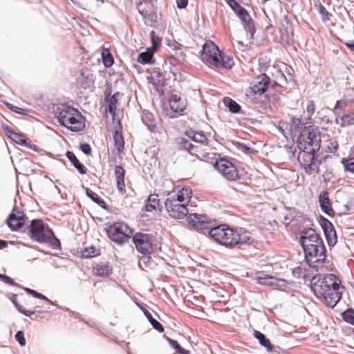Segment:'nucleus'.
Instances as JSON below:
<instances>
[{
    "mask_svg": "<svg viewBox=\"0 0 354 354\" xmlns=\"http://www.w3.org/2000/svg\"><path fill=\"white\" fill-rule=\"evenodd\" d=\"M315 111V105L313 100H310L308 102L307 108H306V113L308 114V117L309 119L311 118L312 115L314 114Z\"/></svg>",
    "mask_w": 354,
    "mask_h": 354,
    "instance_id": "nucleus-55",
    "label": "nucleus"
},
{
    "mask_svg": "<svg viewBox=\"0 0 354 354\" xmlns=\"http://www.w3.org/2000/svg\"><path fill=\"white\" fill-rule=\"evenodd\" d=\"M67 158L71 162V164L74 166V167L79 171L81 174H86V168L85 166L82 164L79 160L77 158L76 156L73 151H68L66 153Z\"/></svg>",
    "mask_w": 354,
    "mask_h": 354,
    "instance_id": "nucleus-33",
    "label": "nucleus"
},
{
    "mask_svg": "<svg viewBox=\"0 0 354 354\" xmlns=\"http://www.w3.org/2000/svg\"><path fill=\"white\" fill-rule=\"evenodd\" d=\"M185 135L196 142L205 145H208V139L203 131L198 132L189 129L185 131Z\"/></svg>",
    "mask_w": 354,
    "mask_h": 354,
    "instance_id": "nucleus-25",
    "label": "nucleus"
},
{
    "mask_svg": "<svg viewBox=\"0 0 354 354\" xmlns=\"http://www.w3.org/2000/svg\"><path fill=\"white\" fill-rule=\"evenodd\" d=\"M138 12L142 15V17H145L149 12V10H153V5L149 1H145L143 3H140L137 6Z\"/></svg>",
    "mask_w": 354,
    "mask_h": 354,
    "instance_id": "nucleus-45",
    "label": "nucleus"
},
{
    "mask_svg": "<svg viewBox=\"0 0 354 354\" xmlns=\"http://www.w3.org/2000/svg\"><path fill=\"white\" fill-rule=\"evenodd\" d=\"M32 297H35L37 299H42V300L46 301L47 302H48L51 305H56L55 302H53V301L49 299L44 295H43V294H41L40 292H38L36 290H34V292L32 294Z\"/></svg>",
    "mask_w": 354,
    "mask_h": 354,
    "instance_id": "nucleus-56",
    "label": "nucleus"
},
{
    "mask_svg": "<svg viewBox=\"0 0 354 354\" xmlns=\"http://www.w3.org/2000/svg\"><path fill=\"white\" fill-rule=\"evenodd\" d=\"M54 114L59 124L71 131L78 132L85 127V119L75 108L65 104H57Z\"/></svg>",
    "mask_w": 354,
    "mask_h": 354,
    "instance_id": "nucleus-4",
    "label": "nucleus"
},
{
    "mask_svg": "<svg viewBox=\"0 0 354 354\" xmlns=\"http://www.w3.org/2000/svg\"><path fill=\"white\" fill-rule=\"evenodd\" d=\"M226 1L241 21H244L245 18H248L249 13L247 10L241 6L236 0H226Z\"/></svg>",
    "mask_w": 354,
    "mask_h": 354,
    "instance_id": "nucleus-20",
    "label": "nucleus"
},
{
    "mask_svg": "<svg viewBox=\"0 0 354 354\" xmlns=\"http://www.w3.org/2000/svg\"><path fill=\"white\" fill-rule=\"evenodd\" d=\"M338 147L337 142L334 140L333 142L330 141V145L328 146V151L330 153H334Z\"/></svg>",
    "mask_w": 354,
    "mask_h": 354,
    "instance_id": "nucleus-64",
    "label": "nucleus"
},
{
    "mask_svg": "<svg viewBox=\"0 0 354 354\" xmlns=\"http://www.w3.org/2000/svg\"><path fill=\"white\" fill-rule=\"evenodd\" d=\"M80 147L84 154L90 155L91 153V147L88 143H81Z\"/></svg>",
    "mask_w": 354,
    "mask_h": 354,
    "instance_id": "nucleus-59",
    "label": "nucleus"
},
{
    "mask_svg": "<svg viewBox=\"0 0 354 354\" xmlns=\"http://www.w3.org/2000/svg\"><path fill=\"white\" fill-rule=\"evenodd\" d=\"M320 131L317 127H313L307 133H299L297 139V146L299 152L304 151L318 153L321 147Z\"/></svg>",
    "mask_w": 354,
    "mask_h": 354,
    "instance_id": "nucleus-6",
    "label": "nucleus"
},
{
    "mask_svg": "<svg viewBox=\"0 0 354 354\" xmlns=\"http://www.w3.org/2000/svg\"><path fill=\"white\" fill-rule=\"evenodd\" d=\"M142 310L143 311V313L147 318L148 321L149 322L151 325L153 326V328L155 330H156L157 331H158L159 333L164 332L163 326L158 320H156L155 318L153 317L151 313L145 308H142Z\"/></svg>",
    "mask_w": 354,
    "mask_h": 354,
    "instance_id": "nucleus-37",
    "label": "nucleus"
},
{
    "mask_svg": "<svg viewBox=\"0 0 354 354\" xmlns=\"http://www.w3.org/2000/svg\"><path fill=\"white\" fill-rule=\"evenodd\" d=\"M337 124H339L341 127H345L349 125L354 124V113L346 114L342 113L335 117Z\"/></svg>",
    "mask_w": 354,
    "mask_h": 354,
    "instance_id": "nucleus-34",
    "label": "nucleus"
},
{
    "mask_svg": "<svg viewBox=\"0 0 354 354\" xmlns=\"http://www.w3.org/2000/svg\"><path fill=\"white\" fill-rule=\"evenodd\" d=\"M7 297L10 299V300L11 301V302L14 304L15 308L17 310H18V308L21 306L18 301H17V295L16 294H14V293H8L7 295Z\"/></svg>",
    "mask_w": 354,
    "mask_h": 354,
    "instance_id": "nucleus-60",
    "label": "nucleus"
},
{
    "mask_svg": "<svg viewBox=\"0 0 354 354\" xmlns=\"http://www.w3.org/2000/svg\"><path fill=\"white\" fill-rule=\"evenodd\" d=\"M223 102L225 107L232 113H239L241 111V106L235 100L229 97H224Z\"/></svg>",
    "mask_w": 354,
    "mask_h": 354,
    "instance_id": "nucleus-36",
    "label": "nucleus"
},
{
    "mask_svg": "<svg viewBox=\"0 0 354 354\" xmlns=\"http://www.w3.org/2000/svg\"><path fill=\"white\" fill-rule=\"evenodd\" d=\"M6 106L11 111H14L15 113L21 114V115H26V110L22 108H20L19 106H15L10 103H6Z\"/></svg>",
    "mask_w": 354,
    "mask_h": 354,
    "instance_id": "nucleus-52",
    "label": "nucleus"
},
{
    "mask_svg": "<svg viewBox=\"0 0 354 354\" xmlns=\"http://www.w3.org/2000/svg\"><path fill=\"white\" fill-rule=\"evenodd\" d=\"M256 279L258 283L263 286L271 287L274 289L277 288L278 282H286L285 279H279L272 275L264 274H262L261 275L257 277Z\"/></svg>",
    "mask_w": 354,
    "mask_h": 354,
    "instance_id": "nucleus-18",
    "label": "nucleus"
},
{
    "mask_svg": "<svg viewBox=\"0 0 354 354\" xmlns=\"http://www.w3.org/2000/svg\"><path fill=\"white\" fill-rule=\"evenodd\" d=\"M176 3L178 9H184L188 5V0H176Z\"/></svg>",
    "mask_w": 354,
    "mask_h": 354,
    "instance_id": "nucleus-62",
    "label": "nucleus"
},
{
    "mask_svg": "<svg viewBox=\"0 0 354 354\" xmlns=\"http://www.w3.org/2000/svg\"><path fill=\"white\" fill-rule=\"evenodd\" d=\"M292 275L297 279H303L305 283L310 282V288L317 298H323L326 305L334 308L342 298L339 291L340 281L334 274H326L322 277L316 274L311 277L306 268L301 266L292 269Z\"/></svg>",
    "mask_w": 354,
    "mask_h": 354,
    "instance_id": "nucleus-1",
    "label": "nucleus"
},
{
    "mask_svg": "<svg viewBox=\"0 0 354 354\" xmlns=\"http://www.w3.org/2000/svg\"><path fill=\"white\" fill-rule=\"evenodd\" d=\"M254 337L258 339L259 343L265 347L269 353H277V350L273 347L270 339L266 336L259 330H254Z\"/></svg>",
    "mask_w": 354,
    "mask_h": 354,
    "instance_id": "nucleus-22",
    "label": "nucleus"
},
{
    "mask_svg": "<svg viewBox=\"0 0 354 354\" xmlns=\"http://www.w3.org/2000/svg\"><path fill=\"white\" fill-rule=\"evenodd\" d=\"M86 195L88 198H89L93 202L97 204L99 206H100L104 209L107 210L109 208L108 205L95 192H93L90 188H86L85 189Z\"/></svg>",
    "mask_w": 354,
    "mask_h": 354,
    "instance_id": "nucleus-32",
    "label": "nucleus"
},
{
    "mask_svg": "<svg viewBox=\"0 0 354 354\" xmlns=\"http://www.w3.org/2000/svg\"><path fill=\"white\" fill-rule=\"evenodd\" d=\"M342 319L344 322L354 326V310L349 308L342 313Z\"/></svg>",
    "mask_w": 354,
    "mask_h": 354,
    "instance_id": "nucleus-47",
    "label": "nucleus"
},
{
    "mask_svg": "<svg viewBox=\"0 0 354 354\" xmlns=\"http://www.w3.org/2000/svg\"><path fill=\"white\" fill-rule=\"evenodd\" d=\"M15 340L19 343V344L21 346L26 345V338L24 337V333L23 331L19 330L16 333L15 335Z\"/></svg>",
    "mask_w": 354,
    "mask_h": 354,
    "instance_id": "nucleus-53",
    "label": "nucleus"
},
{
    "mask_svg": "<svg viewBox=\"0 0 354 354\" xmlns=\"http://www.w3.org/2000/svg\"><path fill=\"white\" fill-rule=\"evenodd\" d=\"M318 11L319 13L322 15V19L324 22L329 20L328 18V12L325 8V7L322 4L321 2H318Z\"/></svg>",
    "mask_w": 354,
    "mask_h": 354,
    "instance_id": "nucleus-51",
    "label": "nucleus"
},
{
    "mask_svg": "<svg viewBox=\"0 0 354 354\" xmlns=\"http://www.w3.org/2000/svg\"><path fill=\"white\" fill-rule=\"evenodd\" d=\"M78 82L84 89L90 88L93 83V80L90 79L88 75H86L83 71L81 72L80 76L78 77Z\"/></svg>",
    "mask_w": 354,
    "mask_h": 354,
    "instance_id": "nucleus-43",
    "label": "nucleus"
},
{
    "mask_svg": "<svg viewBox=\"0 0 354 354\" xmlns=\"http://www.w3.org/2000/svg\"><path fill=\"white\" fill-rule=\"evenodd\" d=\"M176 144L180 149L186 150L190 154L194 155L196 147L191 143L189 140L185 138H178L176 139Z\"/></svg>",
    "mask_w": 354,
    "mask_h": 354,
    "instance_id": "nucleus-35",
    "label": "nucleus"
},
{
    "mask_svg": "<svg viewBox=\"0 0 354 354\" xmlns=\"http://www.w3.org/2000/svg\"><path fill=\"white\" fill-rule=\"evenodd\" d=\"M100 254L99 250L94 246L85 248L82 252V257L84 258H92Z\"/></svg>",
    "mask_w": 354,
    "mask_h": 354,
    "instance_id": "nucleus-46",
    "label": "nucleus"
},
{
    "mask_svg": "<svg viewBox=\"0 0 354 354\" xmlns=\"http://www.w3.org/2000/svg\"><path fill=\"white\" fill-rule=\"evenodd\" d=\"M165 206L170 216L174 218H183L188 214V209L185 203L179 202L178 198H172L170 196H167L165 202Z\"/></svg>",
    "mask_w": 354,
    "mask_h": 354,
    "instance_id": "nucleus-10",
    "label": "nucleus"
},
{
    "mask_svg": "<svg viewBox=\"0 0 354 354\" xmlns=\"http://www.w3.org/2000/svg\"><path fill=\"white\" fill-rule=\"evenodd\" d=\"M15 143L26 147L28 149H32L35 151H37V146L30 144L27 139L21 133L15 132L10 138Z\"/></svg>",
    "mask_w": 354,
    "mask_h": 354,
    "instance_id": "nucleus-30",
    "label": "nucleus"
},
{
    "mask_svg": "<svg viewBox=\"0 0 354 354\" xmlns=\"http://www.w3.org/2000/svg\"><path fill=\"white\" fill-rule=\"evenodd\" d=\"M2 129L5 133V134L10 139L11 137L13 136V134L15 133L12 129L6 125V124H3L2 125Z\"/></svg>",
    "mask_w": 354,
    "mask_h": 354,
    "instance_id": "nucleus-61",
    "label": "nucleus"
},
{
    "mask_svg": "<svg viewBox=\"0 0 354 354\" xmlns=\"http://www.w3.org/2000/svg\"><path fill=\"white\" fill-rule=\"evenodd\" d=\"M20 313L26 315V317H31L34 313V310H28L24 309L22 306H20L17 310Z\"/></svg>",
    "mask_w": 354,
    "mask_h": 354,
    "instance_id": "nucleus-63",
    "label": "nucleus"
},
{
    "mask_svg": "<svg viewBox=\"0 0 354 354\" xmlns=\"http://www.w3.org/2000/svg\"><path fill=\"white\" fill-rule=\"evenodd\" d=\"M318 222L324 232L328 247H334L337 242V236L333 225L322 215L319 216Z\"/></svg>",
    "mask_w": 354,
    "mask_h": 354,
    "instance_id": "nucleus-12",
    "label": "nucleus"
},
{
    "mask_svg": "<svg viewBox=\"0 0 354 354\" xmlns=\"http://www.w3.org/2000/svg\"><path fill=\"white\" fill-rule=\"evenodd\" d=\"M142 121L151 132L157 130L156 121L154 115L149 111L144 110L142 115Z\"/></svg>",
    "mask_w": 354,
    "mask_h": 354,
    "instance_id": "nucleus-21",
    "label": "nucleus"
},
{
    "mask_svg": "<svg viewBox=\"0 0 354 354\" xmlns=\"http://www.w3.org/2000/svg\"><path fill=\"white\" fill-rule=\"evenodd\" d=\"M238 149L248 154L252 153L254 151L250 147L242 142H238Z\"/></svg>",
    "mask_w": 354,
    "mask_h": 354,
    "instance_id": "nucleus-57",
    "label": "nucleus"
},
{
    "mask_svg": "<svg viewBox=\"0 0 354 354\" xmlns=\"http://www.w3.org/2000/svg\"><path fill=\"white\" fill-rule=\"evenodd\" d=\"M3 282H4L5 283H7V284H9L10 286H12L21 288V286L19 283H16L13 279H12L11 277H10L8 275H6L4 277Z\"/></svg>",
    "mask_w": 354,
    "mask_h": 354,
    "instance_id": "nucleus-58",
    "label": "nucleus"
},
{
    "mask_svg": "<svg viewBox=\"0 0 354 354\" xmlns=\"http://www.w3.org/2000/svg\"><path fill=\"white\" fill-rule=\"evenodd\" d=\"M245 32L250 35L251 38H253L256 31V25L254 21L251 18L249 15L248 18H245L244 21H241Z\"/></svg>",
    "mask_w": 354,
    "mask_h": 354,
    "instance_id": "nucleus-38",
    "label": "nucleus"
},
{
    "mask_svg": "<svg viewBox=\"0 0 354 354\" xmlns=\"http://www.w3.org/2000/svg\"><path fill=\"white\" fill-rule=\"evenodd\" d=\"M299 242L304 250L306 262L317 272L326 257V248L320 234L313 228H304L300 232Z\"/></svg>",
    "mask_w": 354,
    "mask_h": 354,
    "instance_id": "nucleus-2",
    "label": "nucleus"
},
{
    "mask_svg": "<svg viewBox=\"0 0 354 354\" xmlns=\"http://www.w3.org/2000/svg\"><path fill=\"white\" fill-rule=\"evenodd\" d=\"M158 196L156 194H150L148 197L147 203L145 205V210L147 212L162 211V206L160 205Z\"/></svg>",
    "mask_w": 354,
    "mask_h": 354,
    "instance_id": "nucleus-23",
    "label": "nucleus"
},
{
    "mask_svg": "<svg viewBox=\"0 0 354 354\" xmlns=\"http://www.w3.org/2000/svg\"><path fill=\"white\" fill-rule=\"evenodd\" d=\"M214 168L227 180L234 181L237 179L239 174L236 167L225 159L216 160L214 165Z\"/></svg>",
    "mask_w": 354,
    "mask_h": 354,
    "instance_id": "nucleus-11",
    "label": "nucleus"
},
{
    "mask_svg": "<svg viewBox=\"0 0 354 354\" xmlns=\"http://www.w3.org/2000/svg\"><path fill=\"white\" fill-rule=\"evenodd\" d=\"M189 223L196 230H207L209 231V223L203 221L198 214H191L189 217Z\"/></svg>",
    "mask_w": 354,
    "mask_h": 354,
    "instance_id": "nucleus-24",
    "label": "nucleus"
},
{
    "mask_svg": "<svg viewBox=\"0 0 354 354\" xmlns=\"http://www.w3.org/2000/svg\"><path fill=\"white\" fill-rule=\"evenodd\" d=\"M192 192V189L188 187H184L177 193L175 192H169L167 196H170L172 198H178L179 202L185 203L187 206L189 199L191 198Z\"/></svg>",
    "mask_w": 354,
    "mask_h": 354,
    "instance_id": "nucleus-19",
    "label": "nucleus"
},
{
    "mask_svg": "<svg viewBox=\"0 0 354 354\" xmlns=\"http://www.w3.org/2000/svg\"><path fill=\"white\" fill-rule=\"evenodd\" d=\"M143 18L145 19V24L147 26H151L153 24L157 22V15L154 12L153 9L149 10L148 13L147 14V15L143 17Z\"/></svg>",
    "mask_w": 354,
    "mask_h": 354,
    "instance_id": "nucleus-48",
    "label": "nucleus"
},
{
    "mask_svg": "<svg viewBox=\"0 0 354 354\" xmlns=\"http://www.w3.org/2000/svg\"><path fill=\"white\" fill-rule=\"evenodd\" d=\"M170 109L175 113L183 112L187 107V101L180 95L172 93L169 101Z\"/></svg>",
    "mask_w": 354,
    "mask_h": 354,
    "instance_id": "nucleus-17",
    "label": "nucleus"
},
{
    "mask_svg": "<svg viewBox=\"0 0 354 354\" xmlns=\"http://www.w3.org/2000/svg\"><path fill=\"white\" fill-rule=\"evenodd\" d=\"M220 50L218 47L212 41L205 43L203 46L201 50V58L207 64L212 65L216 67V64L218 61V55Z\"/></svg>",
    "mask_w": 354,
    "mask_h": 354,
    "instance_id": "nucleus-13",
    "label": "nucleus"
},
{
    "mask_svg": "<svg viewBox=\"0 0 354 354\" xmlns=\"http://www.w3.org/2000/svg\"><path fill=\"white\" fill-rule=\"evenodd\" d=\"M301 124L302 122L300 118L296 117H291L290 122L288 127L290 131L292 133L299 132L300 129L302 128V127L301 126Z\"/></svg>",
    "mask_w": 354,
    "mask_h": 354,
    "instance_id": "nucleus-41",
    "label": "nucleus"
},
{
    "mask_svg": "<svg viewBox=\"0 0 354 354\" xmlns=\"http://www.w3.org/2000/svg\"><path fill=\"white\" fill-rule=\"evenodd\" d=\"M298 160L307 175L317 174L320 172L319 165L322 163V158L317 153L309 151L299 152Z\"/></svg>",
    "mask_w": 354,
    "mask_h": 354,
    "instance_id": "nucleus-7",
    "label": "nucleus"
},
{
    "mask_svg": "<svg viewBox=\"0 0 354 354\" xmlns=\"http://www.w3.org/2000/svg\"><path fill=\"white\" fill-rule=\"evenodd\" d=\"M346 106V104L344 101H342V100L337 101L336 104L333 109V113H334L335 117H337V115L342 113V111L344 109Z\"/></svg>",
    "mask_w": 354,
    "mask_h": 354,
    "instance_id": "nucleus-50",
    "label": "nucleus"
},
{
    "mask_svg": "<svg viewBox=\"0 0 354 354\" xmlns=\"http://www.w3.org/2000/svg\"><path fill=\"white\" fill-rule=\"evenodd\" d=\"M208 234L217 243L230 249H241L253 242L251 233L245 228L232 227L225 224L212 227Z\"/></svg>",
    "mask_w": 354,
    "mask_h": 354,
    "instance_id": "nucleus-3",
    "label": "nucleus"
},
{
    "mask_svg": "<svg viewBox=\"0 0 354 354\" xmlns=\"http://www.w3.org/2000/svg\"><path fill=\"white\" fill-rule=\"evenodd\" d=\"M270 84V77L265 73H262L257 77L253 81V85L251 88L254 94H263L268 88Z\"/></svg>",
    "mask_w": 354,
    "mask_h": 354,
    "instance_id": "nucleus-15",
    "label": "nucleus"
},
{
    "mask_svg": "<svg viewBox=\"0 0 354 354\" xmlns=\"http://www.w3.org/2000/svg\"><path fill=\"white\" fill-rule=\"evenodd\" d=\"M93 272L96 276L107 277L111 274L112 268L107 263H96L95 266H93Z\"/></svg>",
    "mask_w": 354,
    "mask_h": 354,
    "instance_id": "nucleus-28",
    "label": "nucleus"
},
{
    "mask_svg": "<svg viewBox=\"0 0 354 354\" xmlns=\"http://www.w3.org/2000/svg\"><path fill=\"white\" fill-rule=\"evenodd\" d=\"M155 51L151 50L149 48H147V50L144 52L140 53L138 55L137 61L138 62L145 65V64H152L154 63L153 55Z\"/></svg>",
    "mask_w": 354,
    "mask_h": 354,
    "instance_id": "nucleus-29",
    "label": "nucleus"
},
{
    "mask_svg": "<svg viewBox=\"0 0 354 354\" xmlns=\"http://www.w3.org/2000/svg\"><path fill=\"white\" fill-rule=\"evenodd\" d=\"M28 234L33 241L48 243L56 250L62 248L60 241L55 235L53 230L41 219L35 218L31 221Z\"/></svg>",
    "mask_w": 354,
    "mask_h": 354,
    "instance_id": "nucleus-5",
    "label": "nucleus"
},
{
    "mask_svg": "<svg viewBox=\"0 0 354 354\" xmlns=\"http://www.w3.org/2000/svg\"><path fill=\"white\" fill-rule=\"evenodd\" d=\"M121 93L120 92L115 93L113 95H107L105 97V100L107 102V109L106 111L114 117L115 115V112L117 109V104H118V98L120 96Z\"/></svg>",
    "mask_w": 354,
    "mask_h": 354,
    "instance_id": "nucleus-27",
    "label": "nucleus"
},
{
    "mask_svg": "<svg viewBox=\"0 0 354 354\" xmlns=\"http://www.w3.org/2000/svg\"><path fill=\"white\" fill-rule=\"evenodd\" d=\"M102 63L106 68H110L114 63V59L107 48H103L102 51Z\"/></svg>",
    "mask_w": 354,
    "mask_h": 354,
    "instance_id": "nucleus-40",
    "label": "nucleus"
},
{
    "mask_svg": "<svg viewBox=\"0 0 354 354\" xmlns=\"http://www.w3.org/2000/svg\"><path fill=\"white\" fill-rule=\"evenodd\" d=\"M171 347L176 350L178 354H190L188 350L184 349L178 342L177 340L169 337H166Z\"/></svg>",
    "mask_w": 354,
    "mask_h": 354,
    "instance_id": "nucleus-42",
    "label": "nucleus"
},
{
    "mask_svg": "<svg viewBox=\"0 0 354 354\" xmlns=\"http://www.w3.org/2000/svg\"><path fill=\"white\" fill-rule=\"evenodd\" d=\"M114 171L116 178L117 188L118 191L123 194L124 193H125V185L124 180V169L120 165H115Z\"/></svg>",
    "mask_w": 354,
    "mask_h": 354,
    "instance_id": "nucleus-26",
    "label": "nucleus"
},
{
    "mask_svg": "<svg viewBox=\"0 0 354 354\" xmlns=\"http://www.w3.org/2000/svg\"><path fill=\"white\" fill-rule=\"evenodd\" d=\"M289 124L286 122L283 121H279L278 123V129L281 132V133L285 137L288 138V136L286 135V131L289 129Z\"/></svg>",
    "mask_w": 354,
    "mask_h": 354,
    "instance_id": "nucleus-54",
    "label": "nucleus"
},
{
    "mask_svg": "<svg viewBox=\"0 0 354 354\" xmlns=\"http://www.w3.org/2000/svg\"><path fill=\"white\" fill-rule=\"evenodd\" d=\"M342 163L344 167L345 171H351L354 174V156L349 158H343Z\"/></svg>",
    "mask_w": 354,
    "mask_h": 354,
    "instance_id": "nucleus-49",
    "label": "nucleus"
},
{
    "mask_svg": "<svg viewBox=\"0 0 354 354\" xmlns=\"http://www.w3.org/2000/svg\"><path fill=\"white\" fill-rule=\"evenodd\" d=\"M25 217L24 213L15 206L6 220L8 227L12 231H18L24 225Z\"/></svg>",
    "mask_w": 354,
    "mask_h": 354,
    "instance_id": "nucleus-14",
    "label": "nucleus"
},
{
    "mask_svg": "<svg viewBox=\"0 0 354 354\" xmlns=\"http://www.w3.org/2000/svg\"><path fill=\"white\" fill-rule=\"evenodd\" d=\"M152 236L149 234L137 232L132 238L136 248L140 253L143 254L142 259L145 263L151 259V250L152 249Z\"/></svg>",
    "mask_w": 354,
    "mask_h": 354,
    "instance_id": "nucleus-9",
    "label": "nucleus"
},
{
    "mask_svg": "<svg viewBox=\"0 0 354 354\" xmlns=\"http://www.w3.org/2000/svg\"><path fill=\"white\" fill-rule=\"evenodd\" d=\"M149 36L152 44V46L149 47V48L156 52L161 44L162 39L157 35L153 30L150 32Z\"/></svg>",
    "mask_w": 354,
    "mask_h": 354,
    "instance_id": "nucleus-44",
    "label": "nucleus"
},
{
    "mask_svg": "<svg viewBox=\"0 0 354 354\" xmlns=\"http://www.w3.org/2000/svg\"><path fill=\"white\" fill-rule=\"evenodd\" d=\"M218 63L216 67L218 68L230 69L234 65L233 59L231 57L225 55L223 52L220 51Z\"/></svg>",
    "mask_w": 354,
    "mask_h": 354,
    "instance_id": "nucleus-31",
    "label": "nucleus"
},
{
    "mask_svg": "<svg viewBox=\"0 0 354 354\" xmlns=\"http://www.w3.org/2000/svg\"><path fill=\"white\" fill-rule=\"evenodd\" d=\"M113 138L114 140L115 146L118 152L122 151L124 149V141L122 133L115 130L113 133Z\"/></svg>",
    "mask_w": 354,
    "mask_h": 354,
    "instance_id": "nucleus-39",
    "label": "nucleus"
},
{
    "mask_svg": "<svg viewBox=\"0 0 354 354\" xmlns=\"http://www.w3.org/2000/svg\"><path fill=\"white\" fill-rule=\"evenodd\" d=\"M318 201L319 207L324 214L330 217L335 216V212L332 207L328 192L326 190H323L319 193Z\"/></svg>",
    "mask_w": 354,
    "mask_h": 354,
    "instance_id": "nucleus-16",
    "label": "nucleus"
},
{
    "mask_svg": "<svg viewBox=\"0 0 354 354\" xmlns=\"http://www.w3.org/2000/svg\"><path fill=\"white\" fill-rule=\"evenodd\" d=\"M106 231L109 239L118 245H122L128 242L131 238V234L133 233L132 230L128 225L123 222L113 223Z\"/></svg>",
    "mask_w": 354,
    "mask_h": 354,
    "instance_id": "nucleus-8",
    "label": "nucleus"
}]
</instances>
